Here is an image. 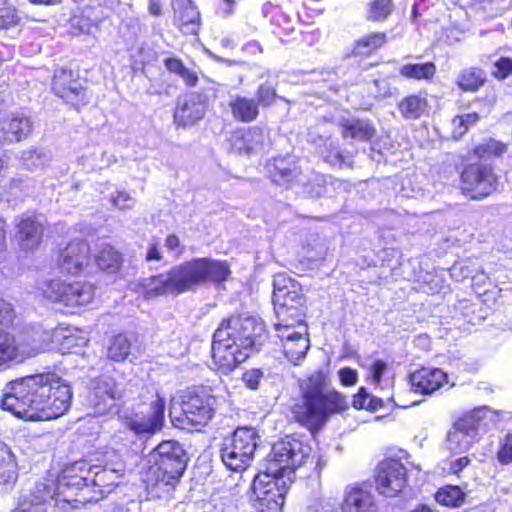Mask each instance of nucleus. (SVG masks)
<instances>
[{
	"label": "nucleus",
	"instance_id": "09e8293b",
	"mask_svg": "<svg viewBox=\"0 0 512 512\" xmlns=\"http://www.w3.org/2000/svg\"><path fill=\"white\" fill-rule=\"evenodd\" d=\"M263 378L264 372L258 368L249 369L242 375V381L245 386L251 390H257Z\"/></svg>",
	"mask_w": 512,
	"mask_h": 512
},
{
	"label": "nucleus",
	"instance_id": "6e6552de",
	"mask_svg": "<svg viewBox=\"0 0 512 512\" xmlns=\"http://www.w3.org/2000/svg\"><path fill=\"white\" fill-rule=\"evenodd\" d=\"M14 320L10 303L0 299V368L10 362H22L37 355L42 344L30 335L14 336L8 331Z\"/></svg>",
	"mask_w": 512,
	"mask_h": 512
},
{
	"label": "nucleus",
	"instance_id": "2f4dec72",
	"mask_svg": "<svg viewBox=\"0 0 512 512\" xmlns=\"http://www.w3.org/2000/svg\"><path fill=\"white\" fill-rule=\"evenodd\" d=\"M98 267L106 272L115 273L122 265V256L109 244H101L95 257Z\"/></svg>",
	"mask_w": 512,
	"mask_h": 512
},
{
	"label": "nucleus",
	"instance_id": "0eeeda50",
	"mask_svg": "<svg viewBox=\"0 0 512 512\" xmlns=\"http://www.w3.org/2000/svg\"><path fill=\"white\" fill-rule=\"evenodd\" d=\"M149 462H153V465L144 473L147 485L173 487L186 469L188 456L179 442L166 440L152 450Z\"/></svg>",
	"mask_w": 512,
	"mask_h": 512
},
{
	"label": "nucleus",
	"instance_id": "72a5a7b5",
	"mask_svg": "<svg viewBox=\"0 0 512 512\" xmlns=\"http://www.w3.org/2000/svg\"><path fill=\"white\" fill-rule=\"evenodd\" d=\"M234 118L249 122L258 115V103L254 98H234L230 103Z\"/></svg>",
	"mask_w": 512,
	"mask_h": 512
},
{
	"label": "nucleus",
	"instance_id": "dca6fc26",
	"mask_svg": "<svg viewBox=\"0 0 512 512\" xmlns=\"http://www.w3.org/2000/svg\"><path fill=\"white\" fill-rule=\"evenodd\" d=\"M406 475V468L399 460L393 458L385 459L377 467L375 476L376 489L386 497H395L405 487L407 482Z\"/></svg>",
	"mask_w": 512,
	"mask_h": 512
},
{
	"label": "nucleus",
	"instance_id": "680f3d73",
	"mask_svg": "<svg viewBox=\"0 0 512 512\" xmlns=\"http://www.w3.org/2000/svg\"><path fill=\"white\" fill-rule=\"evenodd\" d=\"M470 463V459L467 456L458 458L457 460L453 461L450 466V470L454 474H458L460 471H462L468 464Z\"/></svg>",
	"mask_w": 512,
	"mask_h": 512
},
{
	"label": "nucleus",
	"instance_id": "423d86ee",
	"mask_svg": "<svg viewBox=\"0 0 512 512\" xmlns=\"http://www.w3.org/2000/svg\"><path fill=\"white\" fill-rule=\"evenodd\" d=\"M124 466H93L86 461H78L67 467L56 481L44 482L53 495L55 505L60 503H83L86 497L78 498L79 491L90 485L109 487L117 485L124 475Z\"/></svg>",
	"mask_w": 512,
	"mask_h": 512
},
{
	"label": "nucleus",
	"instance_id": "cd10ccee",
	"mask_svg": "<svg viewBox=\"0 0 512 512\" xmlns=\"http://www.w3.org/2000/svg\"><path fill=\"white\" fill-rule=\"evenodd\" d=\"M488 82L486 71L477 66L462 69L456 80V85L463 92H477Z\"/></svg>",
	"mask_w": 512,
	"mask_h": 512
},
{
	"label": "nucleus",
	"instance_id": "a878e982",
	"mask_svg": "<svg viewBox=\"0 0 512 512\" xmlns=\"http://www.w3.org/2000/svg\"><path fill=\"white\" fill-rule=\"evenodd\" d=\"M51 88L55 96H78L84 91L81 78L72 70L66 68L55 70Z\"/></svg>",
	"mask_w": 512,
	"mask_h": 512
},
{
	"label": "nucleus",
	"instance_id": "37998d69",
	"mask_svg": "<svg viewBox=\"0 0 512 512\" xmlns=\"http://www.w3.org/2000/svg\"><path fill=\"white\" fill-rule=\"evenodd\" d=\"M21 18L14 5L8 1H3L0 5V29H9L18 25Z\"/></svg>",
	"mask_w": 512,
	"mask_h": 512
},
{
	"label": "nucleus",
	"instance_id": "13d9d810",
	"mask_svg": "<svg viewBox=\"0 0 512 512\" xmlns=\"http://www.w3.org/2000/svg\"><path fill=\"white\" fill-rule=\"evenodd\" d=\"M369 400V394L365 388H360L358 393L354 395L352 405L356 409H362L366 406V401Z\"/></svg>",
	"mask_w": 512,
	"mask_h": 512
},
{
	"label": "nucleus",
	"instance_id": "ddd939ff",
	"mask_svg": "<svg viewBox=\"0 0 512 512\" xmlns=\"http://www.w3.org/2000/svg\"><path fill=\"white\" fill-rule=\"evenodd\" d=\"M489 410L486 406L476 408L455 422L453 429L448 433V449L459 454L468 451L478 436V429Z\"/></svg>",
	"mask_w": 512,
	"mask_h": 512
},
{
	"label": "nucleus",
	"instance_id": "473e14b6",
	"mask_svg": "<svg viewBox=\"0 0 512 512\" xmlns=\"http://www.w3.org/2000/svg\"><path fill=\"white\" fill-rule=\"evenodd\" d=\"M342 128L344 137H351L361 141H368L375 134V129L369 122L359 119L345 120L342 123Z\"/></svg>",
	"mask_w": 512,
	"mask_h": 512
},
{
	"label": "nucleus",
	"instance_id": "79ce46f5",
	"mask_svg": "<svg viewBox=\"0 0 512 512\" xmlns=\"http://www.w3.org/2000/svg\"><path fill=\"white\" fill-rule=\"evenodd\" d=\"M303 321H293L291 319L283 320L278 319V322L275 323V329L277 331V336L282 341V345L285 342L293 341L294 338L297 337L298 334H307L306 327L301 325L300 330L295 329V324H301Z\"/></svg>",
	"mask_w": 512,
	"mask_h": 512
},
{
	"label": "nucleus",
	"instance_id": "a18cd8bd",
	"mask_svg": "<svg viewBox=\"0 0 512 512\" xmlns=\"http://www.w3.org/2000/svg\"><path fill=\"white\" fill-rule=\"evenodd\" d=\"M491 75L497 80L507 79L512 75V58L501 56L493 63Z\"/></svg>",
	"mask_w": 512,
	"mask_h": 512
},
{
	"label": "nucleus",
	"instance_id": "8fccbe9b",
	"mask_svg": "<svg viewBox=\"0 0 512 512\" xmlns=\"http://www.w3.org/2000/svg\"><path fill=\"white\" fill-rule=\"evenodd\" d=\"M23 161L24 164L28 168L38 167L42 166L47 161V156L45 153L37 150H30L27 152H24L23 154Z\"/></svg>",
	"mask_w": 512,
	"mask_h": 512
},
{
	"label": "nucleus",
	"instance_id": "393cba45",
	"mask_svg": "<svg viewBox=\"0 0 512 512\" xmlns=\"http://www.w3.org/2000/svg\"><path fill=\"white\" fill-rule=\"evenodd\" d=\"M206 102L201 98H180L174 113V121L178 126L194 125L205 113Z\"/></svg>",
	"mask_w": 512,
	"mask_h": 512
},
{
	"label": "nucleus",
	"instance_id": "4d7b16f0",
	"mask_svg": "<svg viewBox=\"0 0 512 512\" xmlns=\"http://www.w3.org/2000/svg\"><path fill=\"white\" fill-rule=\"evenodd\" d=\"M386 363L381 361V360H377L375 361L372 366H371V374H372V377H373V381L377 384L380 383L381 379H382V375L384 373V371L386 370Z\"/></svg>",
	"mask_w": 512,
	"mask_h": 512
},
{
	"label": "nucleus",
	"instance_id": "de8ad7c7",
	"mask_svg": "<svg viewBox=\"0 0 512 512\" xmlns=\"http://www.w3.org/2000/svg\"><path fill=\"white\" fill-rule=\"evenodd\" d=\"M497 459L503 465L512 463V434H507L501 441Z\"/></svg>",
	"mask_w": 512,
	"mask_h": 512
},
{
	"label": "nucleus",
	"instance_id": "a19ab883",
	"mask_svg": "<svg viewBox=\"0 0 512 512\" xmlns=\"http://www.w3.org/2000/svg\"><path fill=\"white\" fill-rule=\"evenodd\" d=\"M398 108L403 117L417 119L426 112L427 102L425 98H402Z\"/></svg>",
	"mask_w": 512,
	"mask_h": 512
},
{
	"label": "nucleus",
	"instance_id": "338daca9",
	"mask_svg": "<svg viewBox=\"0 0 512 512\" xmlns=\"http://www.w3.org/2000/svg\"><path fill=\"white\" fill-rule=\"evenodd\" d=\"M31 4L54 6L60 4L63 0H28Z\"/></svg>",
	"mask_w": 512,
	"mask_h": 512
},
{
	"label": "nucleus",
	"instance_id": "864d4df0",
	"mask_svg": "<svg viewBox=\"0 0 512 512\" xmlns=\"http://www.w3.org/2000/svg\"><path fill=\"white\" fill-rule=\"evenodd\" d=\"M164 66L168 72L178 75L185 67V64L178 56H170L164 60Z\"/></svg>",
	"mask_w": 512,
	"mask_h": 512
},
{
	"label": "nucleus",
	"instance_id": "3c124183",
	"mask_svg": "<svg viewBox=\"0 0 512 512\" xmlns=\"http://www.w3.org/2000/svg\"><path fill=\"white\" fill-rule=\"evenodd\" d=\"M113 204L120 210L130 209L134 206L135 200L126 192H119L112 197Z\"/></svg>",
	"mask_w": 512,
	"mask_h": 512
},
{
	"label": "nucleus",
	"instance_id": "9b49d317",
	"mask_svg": "<svg viewBox=\"0 0 512 512\" xmlns=\"http://www.w3.org/2000/svg\"><path fill=\"white\" fill-rule=\"evenodd\" d=\"M259 436L255 429L249 427L237 428L230 438H226L221 447L223 464L231 471L242 472L249 467Z\"/></svg>",
	"mask_w": 512,
	"mask_h": 512
},
{
	"label": "nucleus",
	"instance_id": "c03bdc74",
	"mask_svg": "<svg viewBox=\"0 0 512 512\" xmlns=\"http://www.w3.org/2000/svg\"><path fill=\"white\" fill-rule=\"evenodd\" d=\"M325 161L334 166H350L352 163V157L349 153L341 151L336 144L331 142L329 144V152L325 155Z\"/></svg>",
	"mask_w": 512,
	"mask_h": 512
},
{
	"label": "nucleus",
	"instance_id": "c85d7f7f",
	"mask_svg": "<svg viewBox=\"0 0 512 512\" xmlns=\"http://www.w3.org/2000/svg\"><path fill=\"white\" fill-rule=\"evenodd\" d=\"M18 478L17 463L11 449L0 441V485L12 486Z\"/></svg>",
	"mask_w": 512,
	"mask_h": 512
},
{
	"label": "nucleus",
	"instance_id": "0e129e2a",
	"mask_svg": "<svg viewBox=\"0 0 512 512\" xmlns=\"http://www.w3.org/2000/svg\"><path fill=\"white\" fill-rule=\"evenodd\" d=\"M179 245V238L174 234L169 235L165 240V246L170 250H175Z\"/></svg>",
	"mask_w": 512,
	"mask_h": 512
},
{
	"label": "nucleus",
	"instance_id": "1a4fd4ad",
	"mask_svg": "<svg viewBox=\"0 0 512 512\" xmlns=\"http://www.w3.org/2000/svg\"><path fill=\"white\" fill-rule=\"evenodd\" d=\"M265 172L279 186H301L303 192L312 197L320 196L323 192L321 176L313 172L305 173L292 157L279 156L267 161Z\"/></svg>",
	"mask_w": 512,
	"mask_h": 512
},
{
	"label": "nucleus",
	"instance_id": "6ab92c4d",
	"mask_svg": "<svg viewBox=\"0 0 512 512\" xmlns=\"http://www.w3.org/2000/svg\"><path fill=\"white\" fill-rule=\"evenodd\" d=\"M120 396L121 391L111 377L104 376L93 381L90 402L96 414H106Z\"/></svg>",
	"mask_w": 512,
	"mask_h": 512
},
{
	"label": "nucleus",
	"instance_id": "7ed1b4c3",
	"mask_svg": "<svg viewBox=\"0 0 512 512\" xmlns=\"http://www.w3.org/2000/svg\"><path fill=\"white\" fill-rule=\"evenodd\" d=\"M266 340L264 322L244 314L224 318L213 334L212 360L218 371L228 374L259 350Z\"/></svg>",
	"mask_w": 512,
	"mask_h": 512
},
{
	"label": "nucleus",
	"instance_id": "c9c22d12",
	"mask_svg": "<svg viewBox=\"0 0 512 512\" xmlns=\"http://www.w3.org/2000/svg\"><path fill=\"white\" fill-rule=\"evenodd\" d=\"M309 347L310 343L307 334H298L293 341L283 344V352L286 358L296 365L305 358Z\"/></svg>",
	"mask_w": 512,
	"mask_h": 512
},
{
	"label": "nucleus",
	"instance_id": "774afa93",
	"mask_svg": "<svg viewBox=\"0 0 512 512\" xmlns=\"http://www.w3.org/2000/svg\"><path fill=\"white\" fill-rule=\"evenodd\" d=\"M459 117L462 118V120H464L465 124H467V129L469 128L470 125L474 124L478 120V115L475 113L466 114L464 116H459Z\"/></svg>",
	"mask_w": 512,
	"mask_h": 512
},
{
	"label": "nucleus",
	"instance_id": "4c0bfd02",
	"mask_svg": "<svg viewBox=\"0 0 512 512\" xmlns=\"http://www.w3.org/2000/svg\"><path fill=\"white\" fill-rule=\"evenodd\" d=\"M131 343L126 335L113 336L107 348V357L115 362L124 361L130 354Z\"/></svg>",
	"mask_w": 512,
	"mask_h": 512
},
{
	"label": "nucleus",
	"instance_id": "ea45409f",
	"mask_svg": "<svg viewBox=\"0 0 512 512\" xmlns=\"http://www.w3.org/2000/svg\"><path fill=\"white\" fill-rule=\"evenodd\" d=\"M435 499L442 505L459 507L464 503L465 494L459 486L447 485L437 491Z\"/></svg>",
	"mask_w": 512,
	"mask_h": 512
},
{
	"label": "nucleus",
	"instance_id": "f3484780",
	"mask_svg": "<svg viewBox=\"0 0 512 512\" xmlns=\"http://www.w3.org/2000/svg\"><path fill=\"white\" fill-rule=\"evenodd\" d=\"M165 400L156 395V400L151 404V413L132 414L122 417V424L139 437L153 435L159 431L164 423Z\"/></svg>",
	"mask_w": 512,
	"mask_h": 512
},
{
	"label": "nucleus",
	"instance_id": "bb28decb",
	"mask_svg": "<svg viewBox=\"0 0 512 512\" xmlns=\"http://www.w3.org/2000/svg\"><path fill=\"white\" fill-rule=\"evenodd\" d=\"M388 42L387 33L373 31L354 41L351 55L356 57H370L383 48Z\"/></svg>",
	"mask_w": 512,
	"mask_h": 512
},
{
	"label": "nucleus",
	"instance_id": "4468645a",
	"mask_svg": "<svg viewBox=\"0 0 512 512\" xmlns=\"http://www.w3.org/2000/svg\"><path fill=\"white\" fill-rule=\"evenodd\" d=\"M42 295L51 302L75 307L86 305L93 300L94 287L89 283H65L52 280L43 284Z\"/></svg>",
	"mask_w": 512,
	"mask_h": 512
},
{
	"label": "nucleus",
	"instance_id": "69168bd1",
	"mask_svg": "<svg viewBox=\"0 0 512 512\" xmlns=\"http://www.w3.org/2000/svg\"><path fill=\"white\" fill-rule=\"evenodd\" d=\"M381 406H382V400L381 399H375V398H370L369 397V401L366 404L365 408L368 409V410H371V411H376Z\"/></svg>",
	"mask_w": 512,
	"mask_h": 512
},
{
	"label": "nucleus",
	"instance_id": "f257e3e1",
	"mask_svg": "<svg viewBox=\"0 0 512 512\" xmlns=\"http://www.w3.org/2000/svg\"><path fill=\"white\" fill-rule=\"evenodd\" d=\"M72 399L70 386L53 373L9 382L0 401L3 410L27 420H51L63 415Z\"/></svg>",
	"mask_w": 512,
	"mask_h": 512
},
{
	"label": "nucleus",
	"instance_id": "58836bf2",
	"mask_svg": "<svg viewBox=\"0 0 512 512\" xmlns=\"http://www.w3.org/2000/svg\"><path fill=\"white\" fill-rule=\"evenodd\" d=\"M268 144V136L263 129L259 127L246 129V155L263 152Z\"/></svg>",
	"mask_w": 512,
	"mask_h": 512
},
{
	"label": "nucleus",
	"instance_id": "49530a36",
	"mask_svg": "<svg viewBox=\"0 0 512 512\" xmlns=\"http://www.w3.org/2000/svg\"><path fill=\"white\" fill-rule=\"evenodd\" d=\"M227 143L232 153L246 155V129H238L230 133Z\"/></svg>",
	"mask_w": 512,
	"mask_h": 512
},
{
	"label": "nucleus",
	"instance_id": "5701e85b",
	"mask_svg": "<svg viewBox=\"0 0 512 512\" xmlns=\"http://www.w3.org/2000/svg\"><path fill=\"white\" fill-rule=\"evenodd\" d=\"M447 375L438 368H421L410 375V384L415 392L429 395L439 389Z\"/></svg>",
	"mask_w": 512,
	"mask_h": 512
},
{
	"label": "nucleus",
	"instance_id": "9d476101",
	"mask_svg": "<svg viewBox=\"0 0 512 512\" xmlns=\"http://www.w3.org/2000/svg\"><path fill=\"white\" fill-rule=\"evenodd\" d=\"M273 304L277 319L303 321L306 300L301 285L286 274H277L273 280Z\"/></svg>",
	"mask_w": 512,
	"mask_h": 512
},
{
	"label": "nucleus",
	"instance_id": "f704fd0d",
	"mask_svg": "<svg viewBox=\"0 0 512 512\" xmlns=\"http://www.w3.org/2000/svg\"><path fill=\"white\" fill-rule=\"evenodd\" d=\"M395 11L394 0H370L367 4L366 19L374 23L388 20Z\"/></svg>",
	"mask_w": 512,
	"mask_h": 512
},
{
	"label": "nucleus",
	"instance_id": "5fc2aeb1",
	"mask_svg": "<svg viewBox=\"0 0 512 512\" xmlns=\"http://www.w3.org/2000/svg\"><path fill=\"white\" fill-rule=\"evenodd\" d=\"M467 124L459 116H456L452 120V132L451 136L454 140L460 139L467 132Z\"/></svg>",
	"mask_w": 512,
	"mask_h": 512
},
{
	"label": "nucleus",
	"instance_id": "a211bd4d",
	"mask_svg": "<svg viewBox=\"0 0 512 512\" xmlns=\"http://www.w3.org/2000/svg\"><path fill=\"white\" fill-rule=\"evenodd\" d=\"M262 12L270 22L272 33L283 43L289 44L297 40L298 30L294 20L283 9L271 2L262 6Z\"/></svg>",
	"mask_w": 512,
	"mask_h": 512
},
{
	"label": "nucleus",
	"instance_id": "7c9ffc66",
	"mask_svg": "<svg viewBox=\"0 0 512 512\" xmlns=\"http://www.w3.org/2000/svg\"><path fill=\"white\" fill-rule=\"evenodd\" d=\"M1 129L10 141H21L32 132V122L24 116L12 117L1 123Z\"/></svg>",
	"mask_w": 512,
	"mask_h": 512
},
{
	"label": "nucleus",
	"instance_id": "052dcab7",
	"mask_svg": "<svg viewBox=\"0 0 512 512\" xmlns=\"http://www.w3.org/2000/svg\"><path fill=\"white\" fill-rule=\"evenodd\" d=\"M148 12L153 17H160L163 13L162 0H148Z\"/></svg>",
	"mask_w": 512,
	"mask_h": 512
},
{
	"label": "nucleus",
	"instance_id": "f8f14e48",
	"mask_svg": "<svg viewBox=\"0 0 512 512\" xmlns=\"http://www.w3.org/2000/svg\"><path fill=\"white\" fill-rule=\"evenodd\" d=\"M499 177L491 164H469L461 173V190L471 200H483L499 191Z\"/></svg>",
	"mask_w": 512,
	"mask_h": 512
},
{
	"label": "nucleus",
	"instance_id": "e2e57ef3",
	"mask_svg": "<svg viewBox=\"0 0 512 512\" xmlns=\"http://www.w3.org/2000/svg\"><path fill=\"white\" fill-rule=\"evenodd\" d=\"M257 96H276V91L273 84L267 81L260 85L257 90Z\"/></svg>",
	"mask_w": 512,
	"mask_h": 512
},
{
	"label": "nucleus",
	"instance_id": "2eb2a0df",
	"mask_svg": "<svg viewBox=\"0 0 512 512\" xmlns=\"http://www.w3.org/2000/svg\"><path fill=\"white\" fill-rule=\"evenodd\" d=\"M212 401L209 397L189 394L182 402L180 417H173V412L170 411L173 425L182 429L206 425L214 414Z\"/></svg>",
	"mask_w": 512,
	"mask_h": 512
},
{
	"label": "nucleus",
	"instance_id": "e433bc0d",
	"mask_svg": "<svg viewBox=\"0 0 512 512\" xmlns=\"http://www.w3.org/2000/svg\"><path fill=\"white\" fill-rule=\"evenodd\" d=\"M507 151V145L493 138L484 140L474 150V155L480 160H490L501 157Z\"/></svg>",
	"mask_w": 512,
	"mask_h": 512
},
{
	"label": "nucleus",
	"instance_id": "f03ea898",
	"mask_svg": "<svg viewBox=\"0 0 512 512\" xmlns=\"http://www.w3.org/2000/svg\"><path fill=\"white\" fill-rule=\"evenodd\" d=\"M311 447L300 439L287 436L276 442L265 460V469L251 485L250 500L258 512H281L295 470L308 460Z\"/></svg>",
	"mask_w": 512,
	"mask_h": 512
},
{
	"label": "nucleus",
	"instance_id": "412c9836",
	"mask_svg": "<svg viewBox=\"0 0 512 512\" xmlns=\"http://www.w3.org/2000/svg\"><path fill=\"white\" fill-rule=\"evenodd\" d=\"M174 25L184 35H197L201 26V15L193 0H172Z\"/></svg>",
	"mask_w": 512,
	"mask_h": 512
},
{
	"label": "nucleus",
	"instance_id": "4be33fe9",
	"mask_svg": "<svg viewBox=\"0 0 512 512\" xmlns=\"http://www.w3.org/2000/svg\"><path fill=\"white\" fill-rule=\"evenodd\" d=\"M17 239L24 250H33L39 246L44 227L41 217L25 214L17 224Z\"/></svg>",
	"mask_w": 512,
	"mask_h": 512
},
{
	"label": "nucleus",
	"instance_id": "b1692460",
	"mask_svg": "<svg viewBox=\"0 0 512 512\" xmlns=\"http://www.w3.org/2000/svg\"><path fill=\"white\" fill-rule=\"evenodd\" d=\"M373 495L358 486L347 487L341 505V512H376Z\"/></svg>",
	"mask_w": 512,
	"mask_h": 512
},
{
	"label": "nucleus",
	"instance_id": "20e7f679",
	"mask_svg": "<svg viewBox=\"0 0 512 512\" xmlns=\"http://www.w3.org/2000/svg\"><path fill=\"white\" fill-rule=\"evenodd\" d=\"M229 273V267L225 262L195 258L173 266L167 272L143 279L140 287L144 297L150 300L165 295L194 292L208 282L225 281Z\"/></svg>",
	"mask_w": 512,
	"mask_h": 512
},
{
	"label": "nucleus",
	"instance_id": "603ef678",
	"mask_svg": "<svg viewBox=\"0 0 512 512\" xmlns=\"http://www.w3.org/2000/svg\"><path fill=\"white\" fill-rule=\"evenodd\" d=\"M338 375L341 383L345 386L356 384L358 379L357 371L349 367L341 368Z\"/></svg>",
	"mask_w": 512,
	"mask_h": 512
},
{
	"label": "nucleus",
	"instance_id": "aec40b11",
	"mask_svg": "<svg viewBox=\"0 0 512 512\" xmlns=\"http://www.w3.org/2000/svg\"><path fill=\"white\" fill-rule=\"evenodd\" d=\"M90 248L87 242L75 240L70 242L61 252L58 265L62 272L76 275L88 265Z\"/></svg>",
	"mask_w": 512,
	"mask_h": 512
},
{
	"label": "nucleus",
	"instance_id": "39448f33",
	"mask_svg": "<svg viewBox=\"0 0 512 512\" xmlns=\"http://www.w3.org/2000/svg\"><path fill=\"white\" fill-rule=\"evenodd\" d=\"M301 398L293 408L296 422L311 432L321 429L331 415L348 409L344 395L331 387L327 373L313 372L300 382Z\"/></svg>",
	"mask_w": 512,
	"mask_h": 512
},
{
	"label": "nucleus",
	"instance_id": "bf43d9fd",
	"mask_svg": "<svg viewBox=\"0 0 512 512\" xmlns=\"http://www.w3.org/2000/svg\"><path fill=\"white\" fill-rule=\"evenodd\" d=\"M145 260L147 262L162 260V254H161L157 244H151L148 247L146 255H145Z\"/></svg>",
	"mask_w": 512,
	"mask_h": 512
},
{
	"label": "nucleus",
	"instance_id": "c756f323",
	"mask_svg": "<svg viewBox=\"0 0 512 512\" xmlns=\"http://www.w3.org/2000/svg\"><path fill=\"white\" fill-rule=\"evenodd\" d=\"M437 66L434 61L424 63H406L399 69L400 76L406 79L430 82L434 79Z\"/></svg>",
	"mask_w": 512,
	"mask_h": 512
},
{
	"label": "nucleus",
	"instance_id": "6e6d98bb",
	"mask_svg": "<svg viewBox=\"0 0 512 512\" xmlns=\"http://www.w3.org/2000/svg\"><path fill=\"white\" fill-rule=\"evenodd\" d=\"M178 76L182 78L185 85L188 87H194L198 83L197 73L193 70H190L186 66L178 73Z\"/></svg>",
	"mask_w": 512,
	"mask_h": 512
}]
</instances>
